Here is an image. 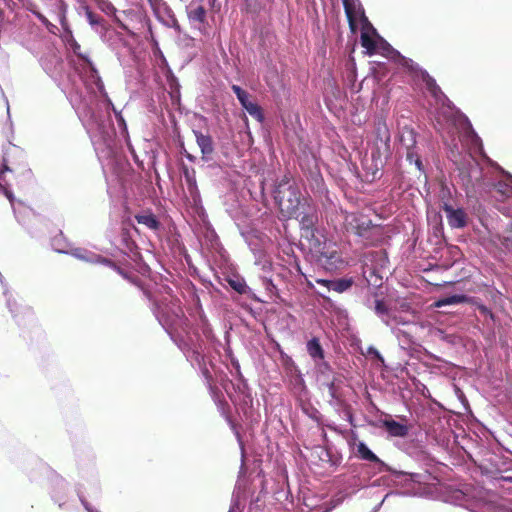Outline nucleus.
I'll return each mask as SVG.
<instances>
[{
	"instance_id": "obj_1",
	"label": "nucleus",
	"mask_w": 512,
	"mask_h": 512,
	"mask_svg": "<svg viewBox=\"0 0 512 512\" xmlns=\"http://www.w3.org/2000/svg\"><path fill=\"white\" fill-rule=\"evenodd\" d=\"M273 197L281 215L287 219H291L293 215H298L297 211L301 209L304 200H308L301 197L299 187L290 173L284 174L277 181Z\"/></svg>"
},
{
	"instance_id": "obj_2",
	"label": "nucleus",
	"mask_w": 512,
	"mask_h": 512,
	"mask_svg": "<svg viewBox=\"0 0 512 512\" xmlns=\"http://www.w3.org/2000/svg\"><path fill=\"white\" fill-rule=\"evenodd\" d=\"M344 224L347 232L361 238L365 246H376L384 240L383 228L373 224L372 220L363 213L347 214Z\"/></svg>"
},
{
	"instance_id": "obj_3",
	"label": "nucleus",
	"mask_w": 512,
	"mask_h": 512,
	"mask_svg": "<svg viewBox=\"0 0 512 512\" xmlns=\"http://www.w3.org/2000/svg\"><path fill=\"white\" fill-rule=\"evenodd\" d=\"M311 249L317 254L318 262L328 271L339 269L343 259L337 245L331 241L321 243L318 239L312 240Z\"/></svg>"
},
{
	"instance_id": "obj_4",
	"label": "nucleus",
	"mask_w": 512,
	"mask_h": 512,
	"mask_svg": "<svg viewBox=\"0 0 512 512\" xmlns=\"http://www.w3.org/2000/svg\"><path fill=\"white\" fill-rule=\"evenodd\" d=\"M298 215H293L300 223L302 237L314 240L316 225L318 223V212L316 206L311 200H304L301 209L297 211Z\"/></svg>"
},
{
	"instance_id": "obj_5",
	"label": "nucleus",
	"mask_w": 512,
	"mask_h": 512,
	"mask_svg": "<svg viewBox=\"0 0 512 512\" xmlns=\"http://www.w3.org/2000/svg\"><path fill=\"white\" fill-rule=\"evenodd\" d=\"M390 155V132L385 123H378L375 127V148L372 151L373 160L382 163V156L386 159Z\"/></svg>"
},
{
	"instance_id": "obj_6",
	"label": "nucleus",
	"mask_w": 512,
	"mask_h": 512,
	"mask_svg": "<svg viewBox=\"0 0 512 512\" xmlns=\"http://www.w3.org/2000/svg\"><path fill=\"white\" fill-rule=\"evenodd\" d=\"M425 84V87L431 97L435 99L437 103H444L445 100H447L446 95L441 90L439 85L436 83L435 79L430 76V74L427 71H420V77H419Z\"/></svg>"
},
{
	"instance_id": "obj_7",
	"label": "nucleus",
	"mask_w": 512,
	"mask_h": 512,
	"mask_svg": "<svg viewBox=\"0 0 512 512\" xmlns=\"http://www.w3.org/2000/svg\"><path fill=\"white\" fill-rule=\"evenodd\" d=\"M443 210L452 228H463L467 225V214L463 209H454L452 206L445 204Z\"/></svg>"
},
{
	"instance_id": "obj_8",
	"label": "nucleus",
	"mask_w": 512,
	"mask_h": 512,
	"mask_svg": "<svg viewBox=\"0 0 512 512\" xmlns=\"http://www.w3.org/2000/svg\"><path fill=\"white\" fill-rule=\"evenodd\" d=\"M196 142L201 150L202 159L208 161L214 152L213 140L210 135H205L200 131H194Z\"/></svg>"
},
{
	"instance_id": "obj_9",
	"label": "nucleus",
	"mask_w": 512,
	"mask_h": 512,
	"mask_svg": "<svg viewBox=\"0 0 512 512\" xmlns=\"http://www.w3.org/2000/svg\"><path fill=\"white\" fill-rule=\"evenodd\" d=\"M386 47L388 50L393 52L392 59L402 67L406 68L409 72L415 73L418 77H420V71H425L424 69L420 68L418 64H416L412 59L401 55L397 50L393 49L390 44H386Z\"/></svg>"
},
{
	"instance_id": "obj_10",
	"label": "nucleus",
	"mask_w": 512,
	"mask_h": 512,
	"mask_svg": "<svg viewBox=\"0 0 512 512\" xmlns=\"http://www.w3.org/2000/svg\"><path fill=\"white\" fill-rule=\"evenodd\" d=\"M317 283L327 287L329 290H333L338 293H343L352 286L353 280L344 278L338 280L318 279Z\"/></svg>"
},
{
	"instance_id": "obj_11",
	"label": "nucleus",
	"mask_w": 512,
	"mask_h": 512,
	"mask_svg": "<svg viewBox=\"0 0 512 512\" xmlns=\"http://www.w3.org/2000/svg\"><path fill=\"white\" fill-rule=\"evenodd\" d=\"M135 219L139 224L146 226L152 231H158L161 227L160 221L151 211H144L143 213L136 214Z\"/></svg>"
},
{
	"instance_id": "obj_12",
	"label": "nucleus",
	"mask_w": 512,
	"mask_h": 512,
	"mask_svg": "<svg viewBox=\"0 0 512 512\" xmlns=\"http://www.w3.org/2000/svg\"><path fill=\"white\" fill-rule=\"evenodd\" d=\"M411 144L406 145V158L410 163H414L418 170L423 171V164L415 147V138L412 131L409 132Z\"/></svg>"
},
{
	"instance_id": "obj_13",
	"label": "nucleus",
	"mask_w": 512,
	"mask_h": 512,
	"mask_svg": "<svg viewBox=\"0 0 512 512\" xmlns=\"http://www.w3.org/2000/svg\"><path fill=\"white\" fill-rule=\"evenodd\" d=\"M345 14L349 23L350 29L354 32L357 28L356 18L358 14L357 4L354 0H342Z\"/></svg>"
},
{
	"instance_id": "obj_14",
	"label": "nucleus",
	"mask_w": 512,
	"mask_h": 512,
	"mask_svg": "<svg viewBox=\"0 0 512 512\" xmlns=\"http://www.w3.org/2000/svg\"><path fill=\"white\" fill-rule=\"evenodd\" d=\"M383 426L391 436L405 437L408 434V427L393 419L384 420Z\"/></svg>"
},
{
	"instance_id": "obj_15",
	"label": "nucleus",
	"mask_w": 512,
	"mask_h": 512,
	"mask_svg": "<svg viewBox=\"0 0 512 512\" xmlns=\"http://www.w3.org/2000/svg\"><path fill=\"white\" fill-rule=\"evenodd\" d=\"M341 385L342 381L336 377L327 383L328 393L337 403H342L344 398Z\"/></svg>"
},
{
	"instance_id": "obj_16",
	"label": "nucleus",
	"mask_w": 512,
	"mask_h": 512,
	"mask_svg": "<svg viewBox=\"0 0 512 512\" xmlns=\"http://www.w3.org/2000/svg\"><path fill=\"white\" fill-rule=\"evenodd\" d=\"M307 352L309 356L314 360H323L324 359V350L320 344L318 338L313 337L311 340L307 342Z\"/></svg>"
},
{
	"instance_id": "obj_17",
	"label": "nucleus",
	"mask_w": 512,
	"mask_h": 512,
	"mask_svg": "<svg viewBox=\"0 0 512 512\" xmlns=\"http://www.w3.org/2000/svg\"><path fill=\"white\" fill-rule=\"evenodd\" d=\"M217 406L220 410L221 415L226 419L228 424L230 425L231 429L235 432L236 436L239 437L240 434L237 429V425L232 420L231 414H230V406L228 402L225 399H221L218 401Z\"/></svg>"
},
{
	"instance_id": "obj_18",
	"label": "nucleus",
	"mask_w": 512,
	"mask_h": 512,
	"mask_svg": "<svg viewBox=\"0 0 512 512\" xmlns=\"http://www.w3.org/2000/svg\"><path fill=\"white\" fill-rule=\"evenodd\" d=\"M361 46L367 50L369 55H373L378 51V42L367 32L361 33Z\"/></svg>"
},
{
	"instance_id": "obj_19",
	"label": "nucleus",
	"mask_w": 512,
	"mask_h": 512,
	"mask_svg": "<svg viewBox=\"0 0 512 512\" xmlns=\"http://www.w3.org/2000/svg\"><path fill=\"white\" fill-rule=\"evenodd\" d=\"M357 452L360 458L363 460L384 465V463L379 459V457L375 455L363 442H360L357 445Z\"/></svg>"
},
{
	"instance_id": "obj_20",
	"label": "nucleus",
	"mask_w": 512,
	"mask_h": 512,
	"mask_svg": "<svg viewBox=\"0 0 512 512\" xmlns=\"http://www.w3.org/2000/svg\"><path fill=\"white\" fill-rule=\"evenodd\" d=\"M472 301V298H469L466 295H452L445 298H442L436 302L437 307H442L446 305L460 304V303H469Z\"/></svg>"
},
{
	"instance_id": "obj_21",
	"label": "nucleus",
	"mask_w": 512,
	"mask_h": 512,
	"mask_svg": "<svg viewBox=\"0 0 512 512\" xmlns=\"http://www.w3.org/2000/svg\"><path fill=\"white\" fill-rule=\"evenodd\" d=\"M502 247L512 252V221L506 226L501 235L497 236Z\"/></svg>"
},
{
	"instance_id": "obj_22",
	"label": "nucleus",
	"mask_w": 512,
	"mask_h": 512,
	"mask_svg": "<svg viewBox=\"0 0 512 512\" xmlns=\"http://www.w3.org/2000/svg\"><path fill=\"white\" fill-rule=\"evenodd\" d=\"M188 17L191 21L204 23L206 19V10L203 6H197L189 10Z\"/></svg>"
},
{
	"instance_id": "obj_23",
	"label": "nucleus",
	"mask_w": 512,
	"mask_h": 512,
	"mask_svg": "<svg viewBox=\"0 0 512 512\" xmlns=\"http://www.w3.org/2000/svg\"><path fill=\"white\" fill-rule=\"evenodd\" d=\"M252 117H254L259 122H262L264 119V115L262 112V108L254 102H249L246 106L243 107Z\"/></svg>"
},
{
	"instance_id": "obj_24",
	"label": "nucleus",
	"mask_w": 512,
	"mask_h": 512,
	"mask_svg": "<svg viewBox=\"0 0 512 512\" xmlns=\"http://www.w3.org/2000/svg\"><path fill=\"white\" fill-rule=\"evenodd\" d=\"M10 171V168L7 164V160L3 158V163L0 168V188L2 189L5 196L9 199V201L12 203L14 200L13 193L2 183V176L5 172Z\"/></svg>"
},
{
	"instance_id": "obj_25",
	"label": "nucleus",
	"mask_w": 512,
	"mask_h": 512,
	"mask_svg": "<svg viewBox=\"0 0 512 512\" xmlns=\"http://www.w3.org/2000/svg\"><path fill=\"white\" fill-rule=\"evenodd\" d=\"M231 89L236 94L237 99L239 100L242 107L246 106L250 102L248 92H246L240 86L234 84L232 85Z\"/></svg>"
},
{
	"instance_id": "obj_26",
	"label": "nucleus",
	"mask_w": 512,
	"mask_h": 512,
	"mask_svg": "<svg viewBox=\"0 0 512 512\" xmlns=\"http://www.w3.org/2000/svg\"><path fill=\"white\" fill-rule=\"evenodd\" d=\"M229 285L240 294H245L248 289V286L243 279H231L229 280Z\"/></svg>"
},
{
	"instance_id": "obj_27",
	"label": "nucleus",
	"mask_w": 512,
	"mask_h": 512,
	"mask_svg": "<svg viewBox=\"0 0 512 512\" xmlns=\"http://www.w3.org/2000/svg\"><path fill=\"white\" fill-rule=\"evenodd\" d=\"M201 372H202L203 377L206 380L208 388L211 390V392L214 393L217 390V387L214 384V378H213L211 372L205 365L201 368Z\"/></svg>"
},
{
	"instance_id": "obj_28",
	"label": "nucleus",
	"mask_w": 512,
	"mask_h": 512,
	"mask_svg": "<svg viewBox=\"0 0 512 512\" xmlns=\"http://www.w3.org/2000/svg\"><path fill=\"white\" fill-rule=\"evenodd\" d=\"M13 304H14V306H15V307H17V304H16V302H15V301H13ZM8 305H9V307H10V311L13 313V316H14L15 318L19 317V316H20V314H21V315H23V316H24V315H32V314H33L32 309H31L30 307H28V306L22 307V308H21V311H20V312H18V308H16V309L14 310V309L11 307L10 300L8 301Z\"/></svg>"
},
{
	"instance_id": "obj_29",
	"label": "nucleus",
	"mask_w": 512,
	"mask_h": 512,
	"mask_svg": "<svg viewBox=\"0 0 512 512\" xmlns=\"http://www.w3.org/2000/svg\"><path fill=\"white\" fill-rule=\"evenodd\" d=\"M470 303H473L476 305V308L478 309V311L485 317H489L491 320H495V316L493 314V312L487 307L485 306L484 304H481V303H478V302H475L473 299Z\"/></svg>"
},
{
	"instance_id": "obj_30",
	"label": "nucleus",
	"mask_w": 512,
	"mask_h": 512,
	"mask_svg": "<svg viewBox=\"0 0 512 512\" xmlns=\"http://www.w3.org/2000/svg\"><path fill=\"white\" fill-rule=\"evenodd\" d=\"M375 312L379 316L388 315L389 309L386 303L383 300L377 299L375 301Z\"/></svg>"
},
{
	"instance_id": "obj_31",
	"label": "nucleus",
	"mask_w": 512,
	"mask_h": 512,
	"mask_svg": "<svg viewBox=\"0 0 512 512\" xmlns=\"http://www.w3.org/2000/svg\"><path fill=\"white\" fill-rule=\"evenodd\" d=\"M28 10L31 11L41 21V23L46 26L48 30L51 31V28H55V26L51 24L42 13L33 9L32 7H28Z\"/></svg>"
},
{
	"instance_id": "obj_32",
	"label": "nucleus",
	"mask_w": 512,
	"mask_h": 512,
	"mask_svg": "<svg viewBox=\"0 0 512 512\" xmlns=\"http://www.w3.org/2000/svg\"><path fill=\"white\" fill-rule=\"evenodd\" d=\"M28 10L31 11L41 21V23L46 26L48 30L51 31V28H55V26L51 24L42 13L33 9L32 7H28Z\"/></svg>"
},
{
	"instance_id": "obj_33",
	"label": "nucleus",
	"mask_w": 512,
	"mask_h": 512,
	"mask_svg": "<svg viewBox=\"0 0 512 512\" xmlns=\"http://www.w3.org/2000/svg\"><path fill=\"white\" fill-rule=\"evenodd\" d=\"M28 10L31 11L41 21V23L46 26L48 30L51 31V28H55V26L51 24L42 13L33 9L32 7H28Z\"/></svg>"
},
{
	"instance_id": "obj_34",
	"label": "nucleus",
	"mask_w": 512,
	"mask_h": 512,
	"mask_svg": "<svg viewBox=\"0 0 512 512\" xmlns=\"http://www.w3.org/2000/svg\"><path fill=\"white\" fill-rule=\"evenodd\" d=\"M85 14H86L88 22L92 26L100 24L101 21L103 20L99 15L95 14L94 12H92L88 7L86 8V13Z\"/></svg>"
},
{
	"instance_id": "obj_35",
	"label": "nucleus",
	"mask_w": 512,
	"mask_h": 512,
	"mask_svg": "<svg viewBox=\"0 0 512 512\" xmlns=\"http://www.w3.org/2000/svg\"><path fill=\"white\" fill-rule=\"evenodd\" d=\"M386 44H388V43L386 41H384L383 39H381V43H380V45H378L377 52H380L382 55H386V56H389L390 58H392L393 52L391 50L387 49Z\"/></svg>"
},
{
	"instance_id": "obj_36",
	"label": "nucleus",
	"mask_w": 512,
	"mask_h": 512,
	"mask_svg": "<svg viewBox=\"0 0 512 512\" xmlns=\"http://www.w3.org/2000/svg\"><path fill=\"white\" fill-rule=\"evenodd\" d=\"M102 262L107 264V265H109L110 267L115 269L119 274H121L124 277H126V273L120 267H118L115 263H113L112 261H110L108 259H103Z\"/></svg>"
},
{
	"instance_id": "obj_37",
	"label": "nucleus",
	"mask_w": 512,
	"mask_h": 512,
	"mask_svg": "<svg viewBox=\"0 0 512 512\" xmlns=\"http://www.w3.org/2000/svg\"><path fill=\"white\" fill-rule=\"evenodd\" d=\"M184 176L186 178V181L189 185H192V184H195V178L194 176L190 175V172L188 170V168H184Z\"/></svg>"
},
{
	"instance_id": "obj_38",
	"label": "nucleus",
	"mask_w": 512,
	"mask_h": 512,
	"mask_svg": "<svg viewBox=\"0 0 512 512\" xmlns=\"http://www.w3.org/2000/svg\"><path fill=\"white\" fill-rule=\"evenodd\" d=\"M497 187L498 191L501 192L502 194L509 195V193L511 192L510 187L506 184L499 183Z\"/></svg>"
},
{
	"instance_id": "obj_39",
	"label": "nucleus",
	"mask_w": 512,
	"mask_h": 512,
	"mask_svg": "<svg viewBox=\"0 0 512 512\" xmlns=\"http://www.w3.org/2000/svg\"><path fill=\"white\" fill-rule=\"evenodd\" d=\"M369 353L374 354L377 358H381L380 353L376 349H374V348H370L369 349Z\"/></svg>"
},
{
	"instance_id": "obj_40",
	"label": "nucleus",
	"mask_w": 512,
	"mask_h": 512,
	"mask_svg": "<svg viewBox=\"0 0 512 512\" xmlns=\"http://www.w3.org/2000/svg\"><path fill=\"white\" fill-rule=\"evenodd\" d=\"M61 25L64 29H66V17L65 15H62L61 17Z\"/></svg>"
},
{
	"instance_id": "obj_41",
	"label": "nucleus",
	"mask_w": 512,
	"mask_h": 512,
	"mask_svg": "<svg viewBox=\"0 0 512 512\" xmlns=\"http://www.w3.org/2000/svg\"><path fill=\"white\" fill-rule=\"evenodd\" d=\"M371 30L373 34H377L376 30L373 27H371Z\"/></svg>"
},
{
	"instance_id": "obj_42",
	"label": "nucleus",
	"mask_w": 512,
	"mask_h": 512,
	"mask_svg": "<svg viewBox=\"0 0 512 512\" xmlns=\"http://www.w3.org/2000/svg\"><path fill=\"white\" fill-rule=\"evenodd\" d=\"M187 158H188L189 160H193V157H192L190 154H188V155H187Z\"/></svg>"
}]
</instances>
